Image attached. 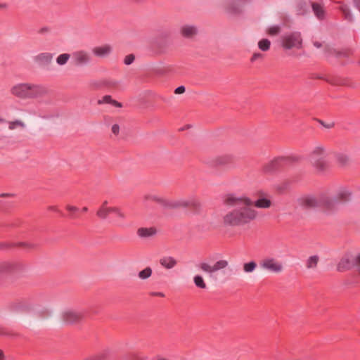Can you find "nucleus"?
<instances>
[{
	"mask_svg": "<svg viewBox=\"0 0 360 360\" xmlns=\"http://www.w3.org/2000/svg\"><path fill=\"white\" fill-rule=\"evenodd\" d=\"M223 204L226 209L222 218L225 226H243L257 218L258 213L253 207V202L245 195L228 194L224 198Z\"/></svg>",
	"mask_w": 360,
	"mask_h": 360,
	"instance_id": "obj_1",
	"label": "nucleus"
},
{
	"mask_svg": "<svg viewBox=\"0 0 360 360\" xmlns=\"http://www.w3.org/2000/svg\"><path fill=\"white\" fill-rule=\"evenodd\" d=\"M12 95L22 99L39 98L48 96L50 89L48 86L35 83H19L11 89Z\"/></svg>",
	"mask_w": 360,
	"mask_h": 360,
	"instance_id": "obj_2",
	"label": "nucleus"
},
{
	"mask_svg": "<svg viewBox=\"0 0 360 360\" xmlns=\"http://www.w3.org/2000/svg\"><path fill=\"white\" fill-rule=\"evenodd\" d=\"M149 202H156L166 209H176L188 207L195 209L200 206L199 201L193 197L186 199L167 200L153 193H146L143 195V203L146 206L148 205Z\"/></svg>",
	"mask_w": 360,
	"mask_h": 360,
	"instance_id": "obj_3",
	"label": "nucleus"
},
{
	"mask_svg": "<svg viewBox=\"0 0 360 360\" xmlns=\"http://www.w3.org/2000/svg\"><path fill=\"white\" fill-rule=\"evenodd\" d=\"M350 193L347 191L341 192L338 194V197H330L323 195L319 197L313 195L305 196L301 199L302 205L309 208L316 207H323L328 210L334 209L339 203V201H346L348 200Z\"/></svg>",
	"mask_w": 360,
	"mask_h": 360,
	"instance_id": "obj_4",
	"label": "nucleus"
},
{
	"mask_svg": "<svg viewBox=\"0 0 360 360\" xmlns=\"http://www.w3.org/2000/svg\"><path fill=\"white\" fill-rule=\"evenodd\" d=\"M327 156V150L322 145H318L310 153V161L313 166L320 172L324 171L328 167L325 160Z\"/></svg>",
	"mask_w": 360,
	"mask_h": 360,
	"instance_id": "obj_5",
	"label": "nucleus"
},
{
	"mask_svg": "<svg viewBox=\"0 0 360 360\" xmlns=\"http://www.w3.org/2000/svg\"><path fill=\"white\" fill-rule=\"evenodd\" d=\"M220 8L229 15H239L244 13L245 3L243 0H222Z\"/></svg>",
	"mask_w": 360,
	"mask_h": 360,
	"instance_id": "obj_6",
	"label": "nucleus"
},
{
	"mask_svg": "<svg viewBox=\"0 0 360 360\" xmlns=\"http://www.w3.org/2000/svg\"><path fill=\"white\" fill-rule=\"evenodd\" d=\"M281 45L283 49L287 50L301 49L302 46V39L300 32H292L285 33L281 37Z\"/></svg>",
	"mask_w": 360,
	"mask_h": 360,
	"instance_id": "obj_7",
	"label": "nucleus"
},
{
	"mask_svg": "<svg viewBox=\"0 0 360 360\" xmlns=\"http://www.w3.org/2000/svg\"><path fill=\"white\" fill-rule=\"evenodd\" d=\"M298 160L299 158L295 156L278 157L266 163L263 167V171L271 173Z\"/></svg>",
	"mask_w": 360,
	"mask_h": 360,
	"instance_id": "obj_8",
	"label": "nucleus"
},
{
	"mask_svg": "<svg viewBox=\"0 0 360 360\" xmlns=\"http://www.w3.org/2000/svg\"><path fill=\"white\" fill-rule=\"evenodd\" d=\"M229 262L226 259H220L217 261L213 265L207 262H203L199 264V269L204 273L208 274L210 278H213L214 274L221 270L228 267Z\"/></svg>",
	"mask_w": 360,
	"mask_h": 360,
	"instance_id": "obj_9",
	"label": "nucleus"
},
{
	"mask_svg": "<svg viewBox=\"0 0 360 360\" xmlns=\"http://www.w3.org/2000/svg\"><path fill=\"white\" fill-rule=\"evenodd\" d=\"M260 266L262 269L274 274H279L283 270V265L280 261L269 257L260 262Z\"/></svg>",
	"mask_w": 360,
	"mask_h": 360,
	"instance_id": "obj_10",
	"label": "nucleus"
},
{
	"mask_svg": "<svg viewBox=\"0 0 360 360\" xmlns=\"http://www.w3.org/2000/svg\"><path fill=\"white\" fill-rule=\"evenodd\" d=\"M72 62L76 66H84L88 65L91 57L90 54L85 51H77L72 54Z\"/></svg>",
	"mask_w": 360,
	"mask_h": 360,
	"instance_id": "obj_11",
	"label": "nucleus"
},
{
	"mask_svg": "<svg viewBox=\"0 0 360 360\" xmlns=\"http://www.w3.org/2000/svg\"><path fill=\"white\" fill-rule=\"evenodd\" d=\"M83 316L80 311L72 309H67L62 313L63 321L67 323H72L79 321Z\"/></svg>",
	"mask_w": 360,
	"mask_h": 360,
	"instance_id": "obj_12",
	"label": "nucleus"
},
{
	"mask_svg": "<svg viewBox=\"0 0 360 360\" xmlns=\"http://www.w3.org/2000/svg\"><path fill=\"white\" fill-rule=\"evenodd\" d=\"M20 266L13 261L0 262V278L10 273L16 271Z\"/></svg>",
	"mask_w": 360,
	"mask_h": 360,
	"instance_id": "obj_13",
	"label": "nucleus"
},
{
	"mask_svg": "<svg viewBox=\"0 0 360 360\" xmlns=\"http://www.w3.org/2000/svg\"><path fill=\"white\" fill-rule=\"evenodd\" d=\"M179 32L184 38L191 39L198 34V30L193 25L185 24L180 27Z\"/></svg>",
	"mask_w": 360,
	"mask_h": 360,
	"instance_id": "obj_14",
	"label": "nucleus"
},
{
	"mask_svg": "<svg viewBox=\"0 0 360 360\" xmlns=\"http://www.w3.org/2000/svg\"><path fill=\"white\" fill-rule=\"evenodd\" d=\"M112 51V48L109 44H103L95 46L92 49V53L94 56L100 58H105L109 56Z\"/></svg>",
	"mask_w": 360,
	"mask_h": 360,
	"instance_id": "obj_15",
	"label": "nucleus"
},
{
	"mask_svg": "<svg viewBox=\"0 0 360 360\" xmlns=\"http://www.w3.org/2000/svg\"><path fill=\"white\" fill-rule=\"evenodd\" d=\"M159 263L162 268L169 270L174 269L177 265L178 261L174 257L164 255L160 258Z\"/></svg>",
	"mask_w": 360,
	"mask_h": 360,
	"instance_id": "obj_16",
	"label": "nucleus"
},
{
	"mask_svg": "<svg viewBox=\"0 0 360 360\" xmlns=\"http://www.w3.org/2000/svg\"><path fill=\"white\" fill-rule=\"evenodd\" d=\"M53 58V53L44 52L37 55L34 60L39 65H48L51 63Z\"/></svg>",
	"mask_w": 360,
	"mask_h": 360,
	"instance_id": "obj_17",
	"label": "nucleus"
},
{
	"mask_svg": "<svg viewBox=\"0 0 360 360\" xmlns=\"http://www.w3.org/2000/svg\"><path fill=\"white\" fill-rule=\"evenodd\" d=\"M113 207H108V201H104L96 212V215L101 219H106L109 214H112Z\"/></svg>",
	"mask_w": 360,
	"mask_h": 360,
	"instance_id": "obj_18",
	"label": "nucleus"
},
{
	"mask_svg": "<svg viewBox=\"0 0 360 360\" xmlns=\"http://www.w3.org/2000/svg\"><path fill=\"white\" fill-rule=\"evenodd\" d=\"M156 233H157L156 229L153 227H149V228L142 227V228H139L137 230V235L140 238H144L152 237V236H155L156 234Z\"/></svg>",
	"mask_w": 360,
	"mask_h": 360,
	"instance_id": "obj_19",
	"label": "nucleus"
},
{
	"mask_svg": "<svg viewBox=\"0 0 360 360\" xmlns=\"http://www.w3.org/2000/svg\"><path fill=\"white\" fill-rule=\"evenodd\" d=\"M113 214L115 217V223L117 226H122L123 225V221L126 218V215L124 213H123L121 210L117 207H113V210H112Z\"/></svg>",
	"mask_w": 360,
	"mask_h": 360,
	"instance_id": "obj_20",
	"label": "nucleus"
},
{
	"mask_svg": "<svg viewBox=\"0 0 360 360\" xmlns=\"http://www.w3.org/2000/svg\"><path fill=\"white\" fill-rule=\"evenodd\" d=\"M105 103L110 104L117 108H121L122 106L121 103L112 99V98L110 95H105L103 96L101 99H99L98 101V104L99 105Z\"/></svg>",
	"mask_w": 360,
	"mask_h": 360,
	"instance_id": "obj_21",
	"label": "nucleus"
},
{
	"mask_svg": "<svg viewBox=\"0 0 360 360\" xmlns=\"http://www.w3.org/2000/svg\"><path fill=\"white\" fill-rule=\"evenodd\" d=\"M319 262L318 255H312L308 257L305 262V266L307 269H316Z\"/></svg>",
	"mask_w": 360,
	"mask_h": 360,
	"instance_id": "obj_22",
	"label": "nucleus"
},
{
	"mask_svg": "<svg viewBox=\"0 0 360 360\" xmlns=\"http://www.w3.org/2000/svg\"><path fill=\"white\" fill-rule=\"evenodd\" d=\"M271 205V200L264 198H259L255 202H253V206H255L258 208H269Z\"/></svg>",
	"mask_w": 360,
	"mask_h": 360,
	"instance_id": "obj_23",
	"label": "nucleus"
},
{
	"mask_svg": "<svg viewBox=\"0 0 360 360\" xmlns=\"http://www.w3.org/2000/svg\"><path fill=\"white\" fill-rule=\"evenodd\" d=\"M109 355V351L108 349L103 350L97 354L89 356L84 360H105Z\"/></svg>",
	"mask_w": 360,
	"mask_h": 360,
	"instance_id": "obj_24",
	"label": "nucleus"
},
{
	"mask_svg": "<svg viewBox=\"0 0 360 360\" xmlns=\"http://www.w3.org/2000/svg\"><path fill=\"white\" fill-rule=\"evenodd\" d=\"M125 357L129 360H148V356L140 352H131Z\"/></svg>",
	"mask_w": 360,
	"mask_h": 360,
	"instance_id": "obj_25",
	"label": "nucleus"
},
{
	"mask_svg": "<svg viewBox=\"0 0 360 360\" xmlns=\"http://www.w3.org/2000/svg\"><path fill=\"white\" fill-rule=\"evenodd\" d=\"M257 263L255 261H250L243 264V269L245 273L249 274L253 272L257 268Z\"/></svg>",
	"mask_w": 360,
	"mask_h": 360,
	"instance_id": "obj_26",
	"label": "nucleus"
},
{
	"mask_svg": "<svg viewBox=\"0 0 360 360\" xmlns=\"http://www.w3.org/2000/svg\"><path fill=\"white\" fill-rule=\"evenodd\" d=\"M193 282L197 288L205 289L207 288L206 283L201 275H195L193 277Z\"/></svg>",
	"mask_w": 360,
	"mask_h": 360,
	"instance_id": "obj_27",
	"label": "nucleus"
},
{
	"mask_svg": "<svg viewBox=\"0 0 360 360\" xmlns=\"http://www.w3.org/2000/svg\"><path fill=\"white\" fill-rule=\"evenodd\" d=\"M311 6L313 11L316 16L319 19H322L324 15V12L322 7L319 4L316 3H313Z\"/></svg>",
	"mask_w": 360,
	"mask_h": 360,
	"instance_id": "obj_28",
	"label": "nucleus"
},
{
	"mask_svg": "<svg viewBox=\"0 0 360 360\" xmlns=\"http://www.w3.org/2000/svg\"><path fill=\"white\" fill-rule=\"evenodd\" d=\"M152 272L153 271L150 267H146L139 272L138 276L141 280H146L151 276Z\"/></svg>",
	"mask_w": 360,
	"mask_h": 360,
	"instance_id": "obj_29",
	"label": "nucleus"
},
{
	"mask_svg": "<svg viewBox=\"0 0 360 360\" xmlns=\"http://www.w3.org/2000/svg\"><path fill=\"white\" fill-rule=\"evenodd\" d=\"M8 129L10 130H14L18 128L24 129L25 127V123L18 120L12 121V122H8Z\"/></svg>",
	"mask_w": 360,
	"mask_h": 360,
	"instance_id": "obj_30",
	"label": "nucleus"
},
{
	"mask_svg": "<svg viewBox=\"0 0 360 360\" xmlns=\"http://www.w3.org/2000/svg\"><path fill=\"white\" fill-rule=\"evenodd\" d=\"M271 46V41L267 39H262L258 42V47L262 51H267Z\"/></svg>",
	"mask_w": 360,
	"mask_h": 360,
	"instance_id": "obj_31",
	"label": "nucleus"
},
{
	"mask_svg": "<svg viewBox=\"0 0 360 360\" xmlns=\"http://www.w3.org/2000/svg\"><path fill=\"white\" fill-rule=\"evenodd\" d=\"M307 11V4L304 1H300L296 5V12L298 15H304Z\"/></svg>",
	"mask_w": 360,
	"mask_h": 360,
	"instance_id": "obj_32",
	"label": "nucleus"
},
{
	"mask_svg": "<svg viewBox=\"0 0 360 360\" xmlns=\"http://www.w3.org/2000/svg\"><path fill=\"white\" fill-rule=\"evenodd\" d=\"M281 32V26L278 25H271L267 29V33L270 36H276Z\"/></svg>",
	"mask_w": 360,
	"mask_h": 360,
	"instance_id": "obj_33",
	"label": "nucleus"
},
{
	"mask_svg": "<svg viewBox=\"0 0 360 360\" xmlns=\"http://www.w3.org/2000/svg\"><path fill=\"white\" fill-rule=\"evenodd\" d=\"M335 158L337 162L342 166L345 165L349 161L348 156L344 153H338Z\"/></svg>",
	"mask_w": 360,
	"mask_h": 360,
	"instance_id": "obj_34",
	"label": "nucleus"
},
{
	"mask_svg": "<svg viewBox=\"0 0 360 360\" xmlns=\"http://www.w3.org/2000/svg\"><path fill=\"white\" fill-rule=\"evenodd\" d=\"M70 54L68 53H63L58 56L56 58V62L60 65H63L67 63L68 60L70 59Z\"/></svg>",
	"mask_w": 360,
	"mask_h": 360,
	"instance_id": "obj_35",
	"label": "nucleus"
},
{
	"mask_svg": "<svg viewBox=\"0 0 360 360\" xmlns=\"http://www.w3.org/2000/svg\"><path fill=\"white\" fill-rule=\"evenodd\" d=\"M66 209L68 212H70V217L72 219L75 218V213L78 212V207L72 205H67Z\"/></svg>",
	"mask_w": 360,
	"mask_h": 360,
	"instance_id": "obj_36",
	"label": "nucleus"
},
{
	"mask_svg": "<svg viewBox=\"0 0 360 360\" xmlns=\"http://www.w3.org/2000/svg\"><path fill=\"white\" fill-rule=\"evenodd\" d=\"M341 11L345 14L346 18L349 20H352V16L350 15L349 9L347 6L343 5L340 7Z\"/></svg>",
	"mask_w": 360,
	"mask_h": 360,
	"instance_id": "obj_37",
	"label": "nucleus"
},
{
	"mask_svg": "<svg viewBox=\"0 0 360 360\" xmlns=\"http://www.w3.org/2000/svg\"><path fill=\"white\" fill-rule=\"evenodd\" d=\"M135 59V56L133 54H129L127 56H125L124 59V63L127 65H131Z\"/></svg>",
	"mask_w": 360,
	"mask_h": 360,
	"instance_id": "obj_38",
	"label": "nucleus"
},
{
	"mask_svg": "<svg viewBox=\"0 0 360 360\" xmlns=\"http://www.w3.org/2000/svg\"><path fill=\"white\" fill-rule=\"evenodd\" d=\"M229 160H230V157L229 156L219 157V158H218L217 159V164H218V165H225L227 162H229Z\"/></svg>",
	"mask_w": 360,
	"mask_h": 360,
	"instance_id": "obj_39",
	"label": "nucleus"
},
{
	"mask_svg": "<svg viewBox=\"0 0 360 360\" xmlns=\"http://www.w3.org/2000/svg\"><path fill=\"white\" fill-rule=\"evenodd\" d=\"M263 58H264V55L261 53L257 52V53H255L252 55L250 60H251V62H255L258 60H262Z\"/></svg>",
	"mask_w": 360,
	"mask_h": 360,
	"instance_id": "obj_40",
	"label": "nucleus"
},
{
	"mask_svg": "<svg viewBox=\"0 0 360 360\" xmlns=\"http://www.w3.org/2000/svg\"><path fill=\"white\" fill-rule=\"evenodd\" d=\"M186 91V88L184 86H179L174 90V93L176 94H181L184 93Z\"/></svg>",
	"mask_w": 360,
	"mask_h": 360,
	"instance_id": "obj_41",
	"label": "nucleus"
},
{
	"mask_svg": "<svg viewBox=\"0 0 360 360\" xmlns=\"http://www.w3.org/2000/svg\"><path fill=\"white\" fill-rule=\"evenodd\" d=\"M112 132L116 136L118 135L120 132V126L117 124H113L112 126Z\"/></svg>",
	"mask_w": 360,
	"mask_h": 360,
	"instance_id": "obj_42",
	"label": "nucleus"
},
{
	"mask_svg": "<svg viewBox=\"0 0 360 360\" xmlns=\"http://www.w3.org/2000/svg\"><path fill=\"white\" fill-rule=\"evenodd\" d=\"M49 31H50V29L48 27H44L39 30V33L46 34V33H49Z\"/></svg>",
	"mask_w": 360,
	"mask_h": 360,
	"instance_id": "obj_43",
	"label": "nucleus"
},
{
	"mask_svg": "<svg viewBox=\"0 0 360 360\" xmlns=\"http://www.w3.org/2000/svg\"><path fill=\"white\" fill-rule=\"evenodd\" d=\"M151 295L158 296V297H165V294L162 292H151Z\"/></svg>",
	"mask_w": 360,
	"mask_h": 360,
	"instance_id": "obj_44",
	"label": "nucleus"
},
{
	"mask_svg": "<svg viewBox=\"0 0 360 360\" xmlns=\"http://www.w3.org/2000/svg\"><path fill=\"white\" fill-rule=\"evenodd\" d=\"M155 360H171V359L161 355H158L155 357Z\"/></svg>",
	"mask_w": 360,
	"mask_h": 360,
	"instance_id": "obj_45",
	"label": "nucleus"
},
{
	"mask_svg": "<svg viewBox=\"0 0 360 360\" xmlns=\"http://www.w3.org/2000/svg\"><path fill=\"white\" fill-rule=\"evenodd\" d=\"M8 5L6 3H0V9H6L8 8Z\"/></svg>",
	"mask_w": 360,
	"mask_h": 360,
	"instance_id": "obj_46",
	"label": "nucleus"
},
{
	"mask_svg": "<svg viewBox=\"0 0 360 360\" xmlns=\"http://www.w3.org/2000/svg\"><path fill=\"white\" fill-rule=\"evenodd\" d=\"M354 6L360 10V0H354Z\"/></svg>",
	"mask_w": 360,
	"mask_h": 360,
	"instance_id": "obj_47",
	"label": "nucleus"
},
{
	"mask_svg": "<svg viewBox=\"0 0 360 360\" xmlns=\"http://www.w3.org/2000/svg\"><path fill=\"white\" fill-rule=\"evenodd\" d=\"M49 210L50 211L59 212L58 210L57 209V207H55V206H50V207H49Z\"/></svg>",
	"mask_w": 360,
	"mask_h": 360,
	"instance_id": "obj_48",
	"label": "nucleus"
},
{
	"mask_svg": "<svg viewBox=\"0 0 360 360\" xmlns=\"http://www.w3.org/2000/svg\"><path fill=\"white\" fill-rule=\"evenodd\" d=\"M314 46L319 49L321 47V44L319 41H315L314 42Z\"/></svg>",
	"mask_w": 360,
	"mask_h": 360,
	"instance_id": "obj_49",
	"label": "nucleus"
},
{
	"mask_svg": "<svg viewBox=\"0 0 360 360\" xmlns=\"http://www.w3.org/2000/svg\"><path fill=\"white\" fill-rule=\"evenodd\" d=\"M87 210H88V208L86 207H83L82 210V211L84 212H87Z\"/></svg>",
	"mask_w": 360,
	"mask_h": 360,
	"instance_id": "obj_50",
	"label": "nucleus"
},
{
	"mask_svg": "<svg viewBox=\"0 0 360 360\" xmlns=\"http://www.w3.org/2000/svg\"><path fill=\"white\" fill-rule=\"evenodd\" d=\"M3 356V352L0 349V359L2 358Z\"/></svg>",
	"mask_w": 360,
	"mask_h": 360,
	"instance_id": "obj_51",
	"label": "nucleus"
},
{
	"mask_svg": "<svg viewBox=\"0 0 360 360\" xmlns=\"http://www.w3.org/2000/svg\"><path fill=\"white\" fill-rule=\"evenodd\" d=\"M5 122V120L4 119L0 118V122Z\"/></svg>",
	"mask_w": 360,
	"mask_h": 360,
	"instance_id": "obj_52",
	"label": "nucleus"
}]
</instances>
